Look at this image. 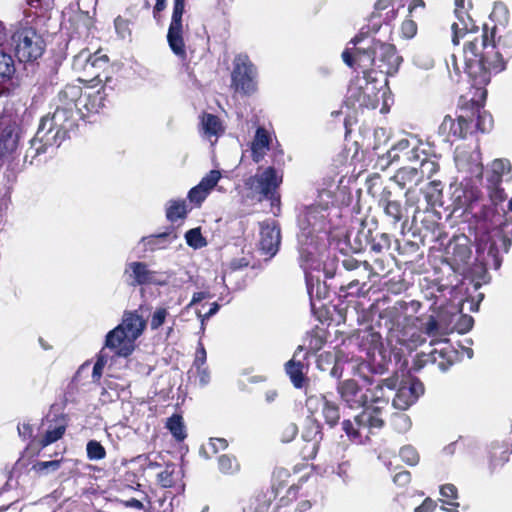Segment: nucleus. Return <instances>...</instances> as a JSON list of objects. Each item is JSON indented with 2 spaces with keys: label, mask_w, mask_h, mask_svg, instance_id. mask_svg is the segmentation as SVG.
Wrapping results in <instances>:
<instances>
[{
  "label": "nucleus",
  "mask_w": 512,
  "mask_h": 512,
  "mask_svg": "<svg viewBox=\"0 0 512 512\" xmlns=\"http://www.w3.org/2000/svg\"><path fill=\"white\" fill-rule=\"evenodd\" d=\"M480 47L488 49L487 35L482 36V41L477 38L469 39L463 47L464 72L468 75L484 101L487 91L484 87L490 82L493 73H499L505 69V62L500 53L494 52V45L491 51L487 50L484 54L480 53Z\"/></svg>",
  "instance_id": "nucleus-1"
},
{
  "label": "nucleus",
  "mask_w": 512,
  "mask_h": 512,
  "mask_svg": "<svg viewBox=\"0 0 512 512\" xmlns=\"http://www.w3.org/2000/svg\"><path fill=\"white\" fill-rule=\"evenodd\" d=\"M397 379L387 378L381 380L373 389L369 390L368 406L357 416L355 421L359 427H367L368 429H381L384 426L382 418L383 410L387 407L389 397L385 394V388L390 391L396 389Z\"/></svg>",
  "instance_id": "nucleus-2"
},
{
  "label": "nucleus",
  "mask_w": 512,
  "mask_h": 512,
  "mask_svg": "<svg viewBox=\"0 0 512 512\" xmlns=\"http://www.w3.org/2000/svg\"><path fill=\"white\" fill-rule=\"evenodd\" d=\"M75 126V120H68L62 112L44 116L34 136L35 143L43 144L47 149L59 147Z\"/></svg>",
  "instance_id": "nucleus-3"
},
{
  "label": "nucleus",
  "mask_w": 512,
  "mask_h": 512,
  "mask_svg": "<svg viewBox=\"0 0 512 512\" xmlns=\"http://www.w3.org/2000/svg\"><path fill=\"white\" fill-rule=\"evenodd\" d=\"M374 41L375 39H372L369 45L355 48V66L363 69L365 86L360 84L350 87L349 93L350 97L355 98L361 105L366 103V96L376 94V91L379 90L377 87L378 80L372 78V72L368 71L369 67L375 66Z\"/></svg>",
  "instance_id": "nucleus-4"
},
{
  "label": "nucleus",
  "mask_w": 512,
  "mask_h": 512,
  "mask_svg": "<svg viewBox=\"0 0 512 512\" xmlns=\"http://www.w3.org/2000/svg\"><path fill=\"white\" fill-rule=\"evenodd\" d=\"M11 46L19 62H34L45 51V41L31 26L18 28L11 36Z\"/></svg>",
  "instance_id": "nucleus-5"
},
{
  "label": "nucleus",
  "mask_w": 512,
  "mask_h": 512,
  "mask_svg": "<svg viewBox=\"0 0 512 512\" xmlns=\"http://www.w3.org/2000/svg\"><path fill=\"white\" fill-rule=\"evenodd\" d=\"M257 70L248 55L238 54L233 61L232 86L236 92L251 95L257 89Z\"/></svg>",
  "instance_id": "nucleus-6"
},
{
  "label": "nucleus",
  "mask_w": 512,
  "mask_h": 512,
  "mask_svg": "<svg viewBox=\"0 0 512 512\" xmlns=\"http://www.w3.org/2000/svg\"><path fill=\"white\" fill-rule=\"evenodd\" d=\"M282 182V176H279L274 167H268L262 172L256 173L250 177L246 185L256 194L261 195V199L271 201V205L280 204V196L277 189Z\"/></svg>",
  "instance_id": "nucleus-7"
},
{
  "label": "nucleus",
  "mask_w": 512,
  "mask_h": 512,
  "mask_svg": "<svg viewBox=\"0 0 512 512\" xmlns=\"http://www.w3.org/2000/svg\"><path fill=\"white\" fill-rule=\"evenodd\" d=\"M185 11V0H173V12L167 33L168 44L173 53L181 58L186 57L183 40L182 17Z\"/></svg>",
  "instance_id": "nucleus-8"
},
{
  "label": "nucleus",
  "mask_w": 512,
  "mask_h": 512,
  "mask_svg": "<svg viewBox=\"0 0 512 512\" xmlns=\"http://www.w3.org/2000/svg\"><path fill=\"white\" fill-rule=\"evenodd\" d=\"M473 119H469L468 111L460 114L457 119L446 115L439 126L438 133L446 142L464 139L469 133H472Z\"/></svg>",
  "instance_id": "nucleus-9"
},
{
  "label": "nucleus",
  "mask_w": 512,
  "mask_h": 512,
  "mask_svg": "<svg viewBox=\"0 0 512 512\" xmlns=\"http://www.w3.org/2000/svg\"><path fill=\"white\" fill-rule=\"evenodd\" d=\"M337 392L350 409L363 408L364 410L368 406L369 390L361 387L354 379L340 381L337 385Z\"/></svg>",
  "instance_id": "nucleus-10"
},
{
  "label": "nucleus",
  "mask_w": 512,
  "mask_h": 512,
  "mask_svg": "<svg viewBox=\"0 0 512 512\" xmlns=\"http://www.w3.org/2000/svg\"><path fill=\"white\" fill-rule=\"evenodd\" d=\"M375 67L385 75H394L401 63L402 57L398 55L393 44L374 41Z\"/></svg>",
  "instance_id": "nucleus-11"
},
{
  "label": "nucleus",
  "mask_w": 512,
  "mask_h": 512,
  "mask_svg": "<svg viewBox=\"0 0 512 512\" xmlns=\"http://www.w3.org/2000/svg\"><path fill=\"white\" fill-rule=\"evenodd\" d=\"M424 393V385L418 379L410 378L396 386V394L392 406L398 410H407Z\"/></svg>",
  "instance_id": "nucleus-12"
},
{
  "label": "nucleus",
  "mask_w": 512,
  "mask_h": 512,
  "mask_svg": "<svg viewBox=\"0 0 512 512\" xmlns=\"http://www.w3.org/2000/svg\"><path fill=\"white\" fill-rule=\"evenodd\" d=\"M454 160L457 169L465 172L471 178L480 179L483 174V165L481 153L478 149H468L466 147H457Z\"/></svg>",
  "instance_id": "nucleus-13"
},
{
  "label": "nucleus",
  "mask_w": 512,
  "mask_h": 512,
  "mask_svg": "<svg viewBox=\"0 0 512 512\" xmlns=\"http://www.w3.org/2000/svg\"><path fill=\"white\" fill-rule=\"evenodd\" d=\"M82 96V88L79 85H66L57 96V104L54 112H62L68 120H75L80 116L78 101Z\"/></svg>",
  "instance_id": "nucleus-14"
},
{
  "label": "nucleus",
  "mask_w": 512,
  "mask_h": 512,
  "mask_svg": "<svg viewBox=\"0 0 512 512\" xmlns=\"http://www.w3.org/2000/svg\"><path fill=\"white\" fill-rule=\"evenodd\" d=\"M419 141L412 137L400 139L382 156L381 160H387V164L402 160L403 162L414 163L420 160Z\"/></svg>",
  "instance_id": "nucleus-15"
},
{
  "label": "nucleus",
  "mask_w": 512,
  "mask_h": 512,
  "mask_svg": "<svg viewBox=\"0 0 512 512\" xmlns=\"http://www.w3.org/2000/svg\"><path fill=\"white\" fill-rule=\"evenodd\" d=\"M126 282L130 286L164 285L165 282L157 278L158 273L150 270L145 262L134 261L127 263L124 270Z\"/></svg>",
  "instance_id": "nucleus-16"
},
{
  "label": "nucleus",
  "mask_w": 512,
  "mask_h": 512,
  "mask_svg": "<svg viewBox=\"0 0 512 512\" xmlns=\"http://www.w3.org/2000/svg\"><path fill=\"white\" fill-rule=\"evenodd\" d=\"M452 354V350L446 349L444 347L440 349H432L427 353L422 352L417 355L413 364V369L415 371H419L428 363H430L436 365L440 371L446 372L453 363Z\"/></svg>",
  "instance_id": "nucleus-17"
},
{
  "label": "nucleus",
  "mask_w": 512,
  "mask_h": 512,
  "mask_svg": "<svg viewBox=\"0 0 512 512\" xmlns=\"http://www.w3.org/2000/svg\"><path fill=\"white\" fill-rule=\"evenodd\" d=\"M138 311L142 314L148 312L149 308L140 305L136 311H125L123 314L122 322L118 325L127 337L128 342H133L138 339L146 328V320L143 315H139Z\"/></svg>",
  "instance_id": "nucleus-18"
},
{
  "label": "nucleus",
  "mask_w": 512,
  "mask_h": 512,
  "mask_svg": "<svg viewBox=\"0 0 512 512\" xmlns=\"http://www.w3.org/2000/svg\"><path fill=\"white\" fill-rule=\"evenodd\" d=\"M455 15L457 21L452 24L453 37L452 42L454 45L459 44V38L469 33H475L478 31V27L475 25L472 18L464 10V1L455 0Z\"/></svg>",
  "instance_id": "nucleus-19"
},
{
  "label": "nucleus",
  "mask_w": 512,
  "mask_h": 512,
  "mask_svg": "<svg viewBox=\"0 0 512 512\" xmlns=\"http://www.w3.org/2000/svg\"><path fill=\"white\" fill-rule=\"evenodd\" d=\"M260 249L261 251L269 255L274 256L280 246L281 236L280 229L275 222H263L260 229Z\"/></svg>",
  "instance_id": "nucleus-20"
},
{
  "label": "nucleus",
  "mask_w": 512,
  "mask_h": 512,
  "mask_svg": "<svg viewBox=\"0 0 512 512\" xmlns=\"http://www.w3.org/2000/svg\"><path fill=\"white\" fill-rule=\"evenodd\" d=\"M323 218V210L319 206L306 207L298 220L301 229L298 241L301 242L302 238H312L314 228Z\"/></svg>",
  "instance_id": "nucleus-21"
},
{
  "label": "nucleus",
  "mask_w": 512,
  "mask_h": 512,
  "mask_svg": "<svg viewBox=\"0 0 512 512\" xmlns=\"http://www.w3.org/2000/svg\"><path fill=\"white\" fill-rule=\"evenodd\" d=\"M379 204L383 207L385 215L391 218L394 225L402 222V227L404 226L408 220L406 209L402 207L399 201L392 199L390 190L385 188L382 191Z\"/></svg>",
  "instance_id": "nucleus-22"
},
{
  "label": "nucleus",
  "mask_w": 512,
  "mask_h": 512,
  "mask_svg": "<svg viewBox=\"0 0 512 512\" xmlns=\"http://www.w3.org/2000/svg\"><path fill=\"white\" fill-rule=\"evenodd\" d=\"M15 72V61L12 55L0 49V96L10 93Z\"/></svg>",
  "instance_id": "nucleus-23"
},
{
  "label": "nucleus",
  "mask_w": 512,
  "mask_h": 512,
  "mask_svg": "<svg viewBox=\"0 0 512 512\" xmlns=\"http://www.w3.org/2000/svg\"><path fill=\"white\" fill-rule=\"evenodd\" d=\"M105 346L110 349H118L116 354L122 357H128L134 350L133 342H128L126 335L119 326L108 332Z\"/></svg>",
  "instance_id": "nucleus-24"
},
{
  "label": "nucleus",
  "mask_w": 512,
  "mask_h": 512,
  "mask_svg": "<svg viewBox=\"0 0 512 512\" xmlns=\"http://www.w3.org/2000/svg\"><path fill=\"white\" fill-rule=\"evenodd\" d=\"M303 349V346H298L293 357L285 364V372L289 376L293 386L297 389L303 388L307 382V378L303 372L304 364L302 360L298 358Z\"/></svg>",
  "instance_id": "nucleus-25"
},
{
  "label": "nucleus",
  "mask_w": 512,
  "mask_h": 512,
  "mask_svg": "<svg viewBox=\"0 0 512 512\" xmlns=\"http://www.w3.org/2000/svg\"><path fill=\"white\" fill-rule=\"evenodd\" d=\"M20 128L15 123L9 124L0 132V157L12 154L20 140Z\"/></svg>",
  "instance_id": "nucleus-26"
},
{
  "label": "nucleus",
  "mask_w": 512,
  "mask_h": 512,
  "mask_svg": "<svg viewBox=\"0 0 512 512\" xmlns=\"http://www.w3.org/2000/svg\"><path fill=\"white\" fill-rule=\"evenodd\" d=\"M472 106V110L468 112L469 119H473L472 130L475 129L482 133L490 131L493 125L492 116L482 109V103L479 100L472 99Z\"/></svg>",
  "instance_id": "nucleus-27"
},
{
  "label": "nucleus",
  "mask_w": 512,
  "mask_h": 512,
  "mask_svg": "<svg viewBox=\"0 0 512 512\" xmlns=\"http://www.w3.org/2000/svg\"><path fill=\"white\" fill-rule=\"evenodd\" d=\"M444 316L445 312L439 310L436 313L428 315L427 317L418 318V321H421V331L429 337H436L441 335L446 329L443 324Z\"/></svg>",
  "instance_id": "nucleus-28"
},
{
  "label": "nucleus",
  "mask_w": 512,
  "mask_h": 512,
  "mask_svg": "<svg viewBox=\"0 0 512 512\" xmlns=\"http://www.w3.org/2000/svg\"><path fill=\"white\" fill-rule=\"evenodd\" d=\"M392 180L401 188L417 185L421 181V175L417 167H402L393 176Z\"/></svg>",
  "instance_id": "nucleus-29"
},
{
  "label": "nucleus",
  "mask_w": 512,
  "mask_h": 512,
  "mask_svg": "<svg viewBox=\"0 0 512 512\" xmlns=\"http://www.w3.org/2000/svg\"><path fill=\"white\" fill-rule=\"evenodd\" d=\"M108 66V57L107 55H98L97 53L94 55H89L86 59L84 69L90 74L94 75V79L92 81H97L98 83H102L103 79L100 78V74L98 70L104 69Z\"/></svg>",
  "instance_id": "nucleus-30"
},
{
  "label": "nucleus",
  "mask_w": 512,
  "mask_h": 512,
  "mask_svg": "<svg viewBox=\"0 0 512 512\" xmlns=\"http://www.w3.org/2000/svg\"><path fill=\"white\" fill-rule=\"evenodd\" d=\"M177 238L176 233H174L173 229L159 233L157 235H150L148 237H143L142 242L145 246H147L150 250L162 249L165 248L168 243H171Z\"/></svg>",
  "instance_id": "nucleus-31"
},
{
  "label": "nucleus",
  "mask_w": 512,
  "mask_h": 512,
  "mask_svg": "<svg viewBox=\"0 0 512 512\" xmlns=\"http://www.w3.org/2000/svg\"><path fill=\"white\" fill-rule=\"evenodd\" d=\"M322 415L326 424L330 427H334L340 419L339 405L328 400L326 396H322Z\"/></svg>",
  "instance_id": "nucleus-32"
},
{
  "label": "nucleus",
  "mask_w": 512,
  "mask_h": 512,
  "mask_svg": "<svg viewBox=\"0 0 512 512\" xmlns=\"http://www.w3.org/2000/svg\"><path fill=\"white\" fill-rule=\"evenodd\" d=\"M492 175L489 177V182L494 186H499L502 177L511 171V164L507 159H495L491 165Z\"/></svg>",
  "instance_id": "nucleus-33"
},
{
  "label": "nucleus",
  "mask_w": 512,
  "mask_h": 512,
  "mask_svg": "<svg viewBox=\"0 0 512 512\" xmlns=\"http://www.w3.org/2000/svg\"><path fill=\"white\" fill-rule=\"evenodd\" d=\"M341 264L346 271H358L357 275L363 274V278L369 279L370 263L368 261H358L351 256L343 254Z\"/></svg>",
  "instance_id": "nucleus-34"
},
{
  "label": "nucleus",
  "mask_w": 512,
  "mask_h": 512,
  "mask_svg": "<svg viewBox=\"0 0 512 512\" xmlns=\"http://www.w3.org/2000/svg\"><path fill=\"white\" fill-rule=\"evenodd\" d=\"M202 130L208 138L218 136L222 132V125L219 118L212 114H204L201 121Z\"/></svg>",
  "instance_id": "nucleus-35"
},
{
  "label": "nucleus",
  "mask_w": 512,
  "mask_h": 512,
  "mask_svg": "<svg viewBox=\"0 0 512 512\" xmlns=\"http://www.w3.org/2000/svg\"><path fill=\"white\" fill-rule=\"evenodd\" d=\"M308 239L302 238L299 248V260L300 265L305 271V274L308 273L307 270L311 267L310 261H313L315 255V247H313L312 241L310 243L307 242Z\"/></svg>",
  "instance_id": "nucleus-36"
},
{
  "label": "nucleus",
  "mask_w": 512,
  "mask_h": 512,
  "mask_svg": "<svg viewBox=\"0 0 512 512\" xmlns=\"http://www.w3.org/2000/svg\"><path fill=\"white\" fill-rule=\"evenodd\" d=\"M187 207L185 200H171L166 209V217L169 221L175 222L178 219L185 218Z\"/></svg>",
  "instance_id": "nucleus-37"
},
{
  "label": "nucleus",
  "mask_w": 512,
  "mask_h": 512,
  "mask_svg": "<svg viewBox=\"0 0 512 512\" xmlns=\"http://www.w3.org/2000/svg\"><path fill=\"white\" fill-rule=\"evenodd\" d=\"M306 283L307 291L311 298L322 299L327 296V286L325 283H321L318 278L314 281V277L306 273Z\"/></svg>",
  "instance_id": "nucleus-38"
},
{
  "label": "nucleus",
  "mask_w": 512,
  "mask_h": 512,
  "mask_svg": "<svg viewBox=\"0 0 512 512\" xmlns=\"http://www.w3.org/2000/svg\"><path fill=\"white\" fill-rule=\"evenodd\" d=\"M417 162H420L418 172L421 175V179L424 177L430 179L439 170L438 163L433 160L427 159L426 154L424 153L423 150L420 151V160H417Z\"/></svg>",
  "instance_id": "nucleus-39"
},
{
  "label": "nucleus",
  "mask_w": 512,
  "mask_h": 512,
  "mask_svg": "<svg viewBox=\"0 0 512 512\" xmlns=\"http://www.w3.org/2000/svg\"><path fill=\"white\" fill-rule=\"evenodd\" d=\"M302 437L305 441H313L315 446L322 439L320 423L314 419L308 420Z\"/></svg>",
  "instance_id": "nucleus-40"
},
{
  "label": "nucleus",
  "mask_w": 512,
  "mask_h": 512,
  "mask_svg": "<svg viewBox=\"0 0 512 512\" xmlns=\"http://www.w3.org/2000/svg\"><path fill=\"white\" fill-rule=\"evenodd\" d=\"M368 245L375 254H382L390 249L391 237L387 233H380L369 240Z\"/></svg>",
  "instance_id": "nucleus-41"
},
{
  "label": "nucleus",
  "mask_w": 512,
  "mask_h": 512,
  "mask_svg": "<svg viewBox=\"0 0 512 512\" xmlns=\"http://www.w3.org/2000/svg\"><path fill=\"white\" fill-rule=\"evenodd\" d=\"M62 460L38 461L32 465V471L40 476L48 475L57 471L61 466Z\"/></svg>",
  "instance_id": "nucleus-42"
},
{
  "label": "nucleus",
  "mask_w": 512,
  "mask_h": 512,
  "mask_svg": "<svg viewBox=\"0 0 512 512\" xmlns=\"http://www.w3.org/2000/svg\"><path fill=\"white\" fill-rule=\"evenodd\" d=\"M167 428L171 434L179 441L186 437L182 417L179 415H173L168 419Z\"/></svg>",
  "instance_id": "nucleus-43"
},
{
  "label": "nucleus",
  "mask_w": 512,
  "mask_h": 512,
  "mask_svg": "<svg viewBox=\"0 0 512 512\" xmlns=\"http://www.w3.org/2000/svg\"><path fill=\"white\" fill-rule=\"evenodd\" d=\"M362 232H357L355 235H353L352 232H349L347 234V241L351 247V249L353 250V252H360L362 250L365 249V247L368 245L369 243V239L367 237V235H363V239H362Z\"/></svg>",
  "instance_id": "nucleus-44"
},
{
  "label": "nucleus",
  "mask_w": 512,
  "mask_h": 512,
  "mask_svg": "<svg viewBox=\"0 0 512 512\" xmlns=\"http://www.w3.org/2000/svg\"><path fill=\"white\" fill-rule=\"evenodd\" d=\"M185 239L187 244L194 249L202 248L206 245V240L201 234L200 228H193L186 232Z\"/></svg>",
  "instance_id": "nucleus-45"
},
{
  "label": "nucleus",
  "mask_w": 512,
  "mask_h": 512,
  "mask_svg": "<svg viewBox=\"0 0 512 512\" xmlns=\"http://www.w3.org/2000/svg\"><path fill=\"white\" fill-rule=\"evenodd\" d=\"M174 471H175V465L167 464L165 466V469L157 474V481L163 488H169L174 485V483H175V479L173 476Z\"/></svg>",
  "instance_id": "nucleus-46"
},
{
  "label": "nucleus",
  "mask_w": 512,
  "mask_h": 512,
  "mask_svg": "<svg viewBox=\"0 0 512 512\" xmlns=\"http://www.w3.org/2000/svg\"><path fill=\"white\" fill-rule=\"evenodd\" d=\"M87 457L90 460H102L106 456V450L100 442L90 440L86 446Z\"/></svg>",
  "instance_id": "nucleus-47"
},
{
  "label": "nucleus",
  "mask_w": 512,
  "mask_h": 512,
  "mask_svg": "<svg viewBox=\"0 0 512 512\" xmlns=\"http://www.w3.org/2000/svg\"><path fill=\"white\" fill-rule=\"evenodd\" d=\"M452 255L456 262L466 263L471 256V249L467 244H455L452 247Z\"/></svg>",
  "instance_id": "nucleus-48"
},
{
  "label": "nucleus",
  "mask_w": 512,
  "mask_h": 512,
  "mask_svg": "<svg viewBox=\"0 0 512 512\" xmlns=\"http://www.w3.org/2000/svg\"><path fill=\"white\" fill-rule=\"evenodd\" d=\"M392 425L396 431L405 433L411 427V420L406 414L395 413L392 416Z\"/></svg>",
  "instance_id": "nucleus-49"
},
{
  "label": "nucleus",
  "mask_w": 512,
  "mask_h": 512,
  "mask_svg": "<svg viewBox=\"0 0 512 512\" xmlns=\"http://www.w3.org/2000/svg\"><path fill=\"white\" fill-rule=\"evenodd\" d=\"M85 108L90 112H99V110L104 107V96L103 93L99 90L93 95L88 96L87 102L84 104Z\"/></svg>",
  "instance_id": "nucleus-50"
},
{
  "label": "nucleus",
  "mask_w": 512,
  "mask_h": 512,
  "mask_svg": "<svg viewBox=\"0 0 512 512\" xmlns=\"http://www.w3.org/2000/svg\"><path fill=\"white\" fill-rule=\"evenodd\" d=\"M269 143L270 137L267 131L262 127L257 128L255 138L252 142V147L267 150L269 149Z\"/></svg>",
  "instance_id": "nucleus-51"
},
{
  "label": "nucleus",
  "mask_w": 512,
  "mask_h": 512,
  "mask_svg": "<svg viewBox=\"0 0 512 512\" xmlns=\"http://www.w3.org/2000/svg\"><path fill=\"white\" fill-rule=\"evenodd\" d=\"M65 433V426H58L52 430H48L44 437L41 439L40 444L42 447H46L57 440H59Z\"/></svg>",
  "instance_id": "nucleus-52"
},
{
  "label": "nucleus",
  "mask_w": 512,
  "mask_h": 512,
  "mask_svg": "<svg viewBox=\"0 0 512 512\" xmlns=\"http://www.w3.org/2000/svg\"><path fill=\"white\" fill-rule=\"evenodd\" d=\"M413 63L424 70H429L434 66V59L429 53L420 51L413 57Z\"/></svg>",
  "instance_id": "nucleus-53"
},
{
  "label": "nucleus",
  "mask_w": 512,
  "mask_h": 512,
  "mask_svg": "<svg viewBox=\"0 0 512 512\" xmlns=\"http://www.w3.org/2000/svg\"><path fill=\"white\" fill-rule=\"evenodd\" d=\"M219 469L222 473L231 474L238 470V464L235 459L228 455H221L218 458Z\"/></svg>",
  "instance_id": "nucleus-54"
},
{
  "label": "nucleus",
  "mask_w": 512,
  "mask_h": 512,
  "mask_svg": "<svg viewBox=\"0 0 512 512\" xmlns=\"http://www.w3.org/2000/svg\"><path fill=\"white\" fill-rule=\"evenodd\" d=\"M221 178V172L219 170H211L205 175L200 181V185L207 191L210 192L218 183Z\"/></svg>",
  "instance_id": "nucleus-55"
},
{
  "label": "nucleus",
  "mask_w": 512,
  "mask_h": 512,
  "mask_svg": "<svg viewBox=\"0 0 512 512\" xmlns=\"http://www.w3.org/2000/svg\"><path fill=\"white\" fill-rule=\"evenodd\" d=\"M401 459L408 465H416L419 461V455L415 448L412 446H404L400 450Z\"/></svg>",
  "instance_id": "nucleus-56"
},
{
  "label": "nucleus",
  "mask_w": 512,
  "mask_h": 512,
  "mask_svg": "<svg viewBox=\"0 0 512 512\" xmlns=\"http://www.w3.org/2000/svg\"><path fill=\"white\" fill-rule=\"evenodd\" d=\"M47 148H45L43 146V144H40V143H35V139L32 138L30 140V147L27 149L26 151V154H25V161H28V159L30 158L29 162L30 164L33 163V160L40 154L42 153H45L47 152Z\"/></svg>",
  "instance_id": "nucleus-57"
},
{
  "label": "nucleus",
  "mask_w": 512,
  "mask_h": 512,
  "mask_svg": "<svg viewBox=\"0 0 512 512\" xmlns=\"http://www.w3.org/2000/svg\"><path fill=\"white\" fill-rule=\"evenodd\" d=\"M456 316L458 319L455 324V328L459 333H466L473 327L474 320L471 316L466 314H460Z\"/></svg>",
  "instance_id": "nucleus-58"
},
{
  "label": "nucleus",
  "mask_w": 512,
  "mask_h": 512,
  "mask_svg": "<svg viewBox=\"0 0 512 512\" xmlns=\"http://www.w3.org/2000/svg\"><path fill=\"white\" fill-rule=\"evenodd\" d=\"M168 315V311L166 308L160 307L157 308L152 314L150 326L152 330H157L160 326L163 325L165 319Z\"/></svg>",
  "instance_id": "nucleus-59"
},
{
  "label": "nucleus",
  "mask_w": 512,
  "mask_h": 512,
  "mask_svg": "<svg viewBox=\"0 0 512 512\" xmlns=\"http://www.w3.org/2000/svg\"><path fill=\"white\" fill-rule=\"evenodd\" d=\"M208 194L209 192L198 184L189 191L188 198L192 203L201 204Z\"/></svg>",
  "instance_id": "nucleus-60"
},
{
  "label": "nucleus",
  "mask_w": 512,
  "mask_h": 512,
  "mask_svg": "<svg viewBox=\"0 0 512 512\" xmlns=\"http://www.w3.org/2000/svg\"><path fill=\"white\" fill-rule=\"evenodd\" d=\"M338 258L327 259L323 265V272L326 278L331 279L338 273Z\"/></svg>",
  "instance_id": "nucleus-61"
},
{
  "label": "nucleus",
  "mask_w": 512,
  "mask_h": 512,
  "mask_svg": "<svg viewBox=\"0 0 512 512\" xmlns=\"http://www.w3.org/2000/svg\"><path fill=\"white\" fill-rule=\"evenodd\" d=\"M114 25H115L117 34L121 38H125L126 36L130 35L128 20L123 19L122 17H117L114 21Z\"/></svg>",
  "instance_id": "nucleus-62"
},
{
  "label": "nucleus",
  "mask_w": 512,
  "mask_h": 512,
  "mask_svg": "<svg viewBox=\"0 0 512 512\" xmlns=\"http://www.w3.org/2000/svg\"><path fill=\"white\" fill-rule=\"evenodd\" d=\"M358 428H360L356 421L352 422L351 420H344L342 422V429L347 434V436L351 439H356L359 437Z\"/></svg>",
  "instance_id": "nucleus-63"
},
{
  "label": "nucleus",
  "mask_w": 512,
  "mask_h": 512,
  "mask_svg": "<svg viewBox=\"0 0 512 512\" xmlns=\"http://www.w3.org/2000/svg\"><path fill=\"white\" fill-rule=\"evenodd\" d=\"M500 232L502 234V241L505 251H508L512 242V224L504 223L501 226Z\"/></svg>",
  "instance_id": "nucleus-64"
}]
</instances>
